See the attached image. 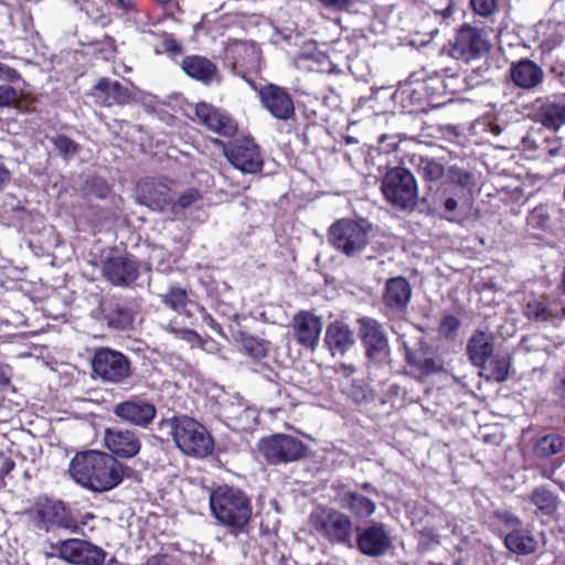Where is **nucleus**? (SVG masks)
Instances as JSON below:
<instances>
[{"label":"nucleus","mask_w":565,"mask_h":565,"mask_svg":"<svg viewBox=\"0 0 565 565\" xmlns=\"http://www.w3.org/2000/svg\"><path fill=\"white\" fill-rule=\"evenodd\" d=\"M131 469L102 450L77 451L68 467L70 477L92 492H108L129 477Z\"/></svg>","instance_id":"f257e3e1"},{"label":"nucleus","mask_w":565,"mask_h":565,"mask_svg":"<svg viewBox=\"0 0 565 565\" xmlns=\"http://www.w3.org/2000/svg\"><path fill=\"white\" fill-rule=\"evenodd\" d=\"M210 508L216 521L233 534L244 532L253 513L249 498L230 486H220L211 491Z\"/></svg>","instance_id":"f03ea898"},{"label":"nucleus","mask_w":565,"mask_h":565,"mask_svg":"<svg viewBox=\"0 0 565 565\" xmlns=\"http://www.w3.org/2000/svg\"><path fill=\"white\" fill-rule=\"evenodd\" d=\"M309 525L318 540L331 546L354 547L353 521L335 508L318 505L309 515Z\"/></svg>","instance_id":"7ed1b4c3"},{"label":"nucleus","mask_w":565,"mask_h":565,"mask_svg":"<svg viewBox=\"0 0 565 565\" xmlns=\"http://www.w3.org/2000/svg\"><path fill=\"white\" fill-rule=\"evenodd\" d=\"M25 515L36 530L46 533L56 530H66L77 533L81 525L70 505L61 499L49 495H39L25 509Z\"/></svg>","instance_id":"20e7f679"},{"label":"nucleus","mask_w":565,"mask_h":565,"mask_svg":"<svg viewBox=\"0 0 565 565\" xmlns=\"http://www.w3.org/2000/svg\"><path fill=\"white\" fill-rule=\"evenodd\" d=\"M172 435L178 448L185 455L206 457L213 451L212 436L203 425L191 417L175 419Z\"/></svg>","instance_id":"39448f33"},{"label":"nucleus","mask_w":565,"mask_h":565,"mask_svg":"<svg viewBox=\"0 0 565 565\" xmlns=\"http://www.w3.org/2000/svg\"><path fill=\"white\" fill-rule=\"evenodd\" d=\"M382 192L387 202L405 210L417 201V182L413 173L402 164L390 169L382 181Z\"/></svg>","instance_id":"423d86ee"},{"label":"nucleus","mask_w":565,"mask_h":565,"mask_svg":"<svg viewBox=\"0 0 565 565\" xmlns=\"http://www.w3.org/2000/svg\"><path fill=\"white\" fill-rule=\"evenodd\" d=\"M330 245L348 257L364 250L369 244V228L351 218L335 221L328 231Z\"/></svg>","instance_id":"0eeeda50"},{"label":"nucleus","mask_w":565,"mask_h":565,"mask_svg":"<svg viewBox=\"0 0 565 565\" xmlns=\"http://www.w3.org/2000/svg\"><path fill=\"white\" fill-rule=\"evenodd\" d=\"M243 79L257 93L262 107L277 120L288 121L295 118L296 108L290 90L274 83L258 85L254 79L243 75Z\"/></svg>","instance_id":"6e6552de"},{"label":"nucleus","mask_w":565,"mask_h":565,"mask_svg":"<svg viewBox=\"0 0 565 565\" xmlns=\"http://www.w3.org/2000/svg\"><path fill=\"white\" fill-rule=\"evenodd\" d=\"M259 454L269 465L289 463L306 457L308 447L297 437L287 434H274L260 438L257 445Z\"/></svg>","instance_id":"1a4fd4ad"},{"label":"nucleus","mask_w":565,"mask_h":565,"mask_svg":"<svg viewBox=\"0 0 565 565\" xmlns=\"http://www.w3.org/2000/svg\"><path fill=\"white\" fill-rule=\"evenodd\" d=\"M92 371L104 383L122 384L132 374L131 362L122 352L102 347L92 358Z\"/></svg>","instance_id":"9d476101"},{"label":"nucleus","mask_w":565,"mask_h":565,"mask_svg":"<svg viewBox=\"0 0 565 565\" xmlns=\"http://www.w3.org/2000/svg\"><path fill=\"white\" fill-rule=\"evenodd\" d=\"M213 142L222 146L225 158L239 171L255 174L263 170L264 159L260 148L253 138L235 139L228 145L220 139H214Z\"/></svg>","instance_id":"9b49d317"},{"label":"nucleus","mask_w":565,"mask_h":565,"mask_svg":"<svg viewBox=\"0 0 565 565\" xmlns=\"http://www.w3.org/2000/svg\"><path fill=\"white\" fill-rule=\"evenodd\" d=\"M490 47L491 45L484 38L481 29L463 24L455 36L450 55L457 61L469 64L486 57Z\"/></svg>","instance_id":"f8f14e48"},{"label":"nucleus","mask_w":565,"mask_h":565,"mask_svg":"<svg viewBox=\"0 0 565 565\" xmlns=\"http://www.w3.org/2000/svg\"><path fill=\"white\" fill-rule=\"evenodd\" d=\"M99 309L109 329L127 331L134 327L139 305L135 298L113 295L100 301Z\"/></svg>","instance_id":"ddd939ff"},{"label":"nucleus","mask_w":565,"mask_h":565,"mask_svg":"<svg viewBox=\"0 0 565 565\" xmlns=\"http://www.w3.org/2000/svg\"><path fill=\"white\" fill-rule=\"evenodd\" d=\"M413 289L404 276L391 277L386 280L381 301L383 313L390 320L404 319L408 312Z\"/></svg>","instance_id":"4468645a"},{"label":"nucleus","mask_w":565,"mask_h":565,"mask_svg":"<svg viewBox=\"0 0 565 565\" xmlns=\"http://www.w3.org/2000/svg\"><path fill=\"white\" fill-rule=\"evenodd\" d=\"M52 547L60 558L73 565H103L107 557L102 547L81 539L62 540Z\"/></svg>","instance_id":"2eb2a0df"},{"label":"nucleus","mask_w":565,"mask_h":565,"mask_svg":"<svg viewBox=\"0 0 565 565\" xmlns=\"http://www.w3.org/2000/svg\"><path fill=\"white\" fill-rule=\"evenodd\" d=\"M353 543L362 555L369 557H381L393 547L392 536L382 522L354 529Z\"/></svg>","instance_id":"dca6fc26"},{"label":"nucleus","mask_w":565,"mask_h":565,"mask_svg":"<svg viewBox=\"0 0 565 565\" xmlns=\"http://www.w3.org/2000/svg\"><path fill=\"white\" fill-rule=\"evenodd\" d=\"M100 270L103 278L115 287H129L140 276V265L131 254L106 257Z\"/></svg>","instance_id":"f3484780"},{"label":"nucleus","mask_w":565,"mask_h":565,"mask_svg":"<svg viewBox=\"0 0 565 565\" xmlns=\"http://www.w3.org/2000/svg\"><path fill=\"white\" fill-rule=\"evenodd\" d=\"M194 115L200 125L221 137L232 138L238 131L237 120L226 109L216 107L213 104L206 102L196 103Z\"/></svg>","instance_id":"a211bd4d"},{"label":"nucleus","mask_w":565,"mask_h":565,"mask_svg":"<svg viewBox=\"0 0 565 565\" xmlns=\"http://www.w3.org/2000/svg\"><path fill=\"white\" fill-rule=\"evenodd\" d=\"M359 335L370 361L381 362L388 354V339L382 324L374 318L361 317L358 319Z\"/></svg>","instance_id":"6ab92c4d"},{"label":"nucleus","mask_w":565,"mask_h":565,"mask_svg":"<svg viewBox=\"0 0 565 565\" xmlns=\"http://www.w3.org/2000/svg\"><path fill=\"white\" fill-rule=\"evenodd\" d=\"M137 200L154 212H163L173 204L170 185L154 178H145L137 184Z\"/></svg>","instance_id":"aec40b11"},{"label":"nucleus","mask_w":565,"mask_h":565,"mask_svg":"<svg viewBox=\"0 0 565 565\" xmlns=\"http://www.w3.org/2000/svg\"><path fill=\"white\" fill-rule=\"evenodd\" d=\"M523 316L536 323L554 322L565 317V303L557 297L533 295L523 307Z\"/></svg>","instance_id":"412c9836"},{"label":"nucleus","mask_w":565,"mask_h":565,"mask_svg":"<svg viewBox=\"0 0 565 565\" xmlns=\"http://www.w3.org/2000/svg\"><path fill=\"white\" fill-rule=\"evenodd\" d=\"M290 328L297 344L310 351L316 350L322 331L319 316L310 310H299L294 315Z\"/></svg>","instance_id":"4be33fe9"},{"label":"nucleus","mask_w":565,"mask_h":565,"mask_svg":"<svg viewBox=\"0 0 565 565\" xmlns=\"http://www.w3.org/2000/svg\"><path fill=\"white\" fill-rule=\"evenodd\" d=\"M113 413L121 422L145 428L156 418L157 408L151 402L132 396L116 404Z\"/></svg>","instance_id":"5701e85b"},{"label":"nucleus","mask_w":565,"mask_h":565,"mask_svg":"<svg viewBox=\"0 0 565 565\" xmlns=\"http://www.w3.org/2000/svg\"><path fill=\"white\" fill-rule=\"evenodd\" d=\"M89 95L100 107L126 106L135 100V94L129 87L107 77H102L92 87Z\"/></svg>","instance_id":"b1692460"},{"label":"nucleus","mask_w":565,"mask_h":565,"mask_svg":"<svg viewBox=\"0 0 565 565\" xmlns=\"http://www.w3.org/2000/svg\"><path fill=\"white\" fill-rule=\"evenodd\" d=\"M323 342L331 356L342 358L355 347V332L348 322L335 319L328 323Z\"/></svg>","instance_id":"393cba45"},{"label":"nucleus","mask_w":565,"mask_h":565,"mask_svg":"<svg viewBox=\"0 0 565 565\" xmlns=\"http://www.w3.org/2000/svg\"><path fill=\"white\" fill-rule=\"evenodd\" d=\"M105 446L108 454L116 459H130L137 456L141 449V441L132 430L107 428L104 435Z\"/></svg>","instance_id":"a878e982"},{"label":"nucleus","mask_w":565,"mask_h":565,"mask_svg":"<svg viewBox=\"0 0 565 565\" xmlns=\"http://www.w3.org/2000/svg\"><path fill=\"white\" fill-rule=\"evenodd\" d=\"M510 77L516 87L530 90L543 83L544 71L532 60L523 57L511 64Z\"/></svg>","instance_id":"bb28decb"},{"label":"nucleus","mask_w":565,"mask_h":565,"mask_svg":"<svg viewBox=\"0 0 565 565\" xmlns=\"http://www.w3.org/2000/svg\"><path fill=\"white\" fill-rule=\"evenodd\" d=\"M401 164L414 168L418 175L428 183L440 181L446 173V168L440 160L418 153H405L401 159Z\"/></svg>","instance_id":"cd10ccee"},{"label":"nucleus","mask_w":565,"mask_h":565,"mask_svg":"<svg viewBox=\"0 0 565 565\" xmlns=\"http://www.w3.org/2000/svg\"><path fill=\"white\" fill-rule=\"evenodd\" d=\"M537 121L556 131L565 125V94L553 95L541 104L536 111Z\"/></svg>","instance_id":"c85d7f7f"},{"label":"nucleus","mask_w":565,"mask_h":565,"mask_svg":"<svg viewBox=\"0 0 565 565\" xmlns=\"http://www.w3.org/2000/svg\"><path fill=\"white\" fill-rule=\"evenodd\" d=\"M182 71L192 79L205 85L211 84L217 76V65L206 56L191 54L181 61Z\"/></svg>","instance_id":"c756f323"},{"label":"nucleus","mask_w":565,"mask_h":565,"mask_svg":"<svg viewBox=\"0 0 565 565\" xmlns=\"http://www.w3.org/2000/svg\"><path fill=\"white\" fill-rule=\"evenodd\" d=\"M493 352L491 337L483 331H476L467 343V353L476 366H483Z\"/></svg>","instance_id":"7c9ffc66"},{"label":"nucleus","mask_w":565,"mask_h":565,"mask_svg":"<svg viewBox=\"0 0 565 565\" xmlns=\"http://www.w3.org/2000/svg\"><path fill=\"white\" fill-rule=\"evenodd\" d=\"M504 546L516 555H530L536 551L537 541L529 531L520 526L507 533Z\"/></svg>","instance_id":"2f4dec72"},{"label":"nucleus","mask_w":565,"mask_h":565,"mask_svg":"<svg viewBox=\"0 0 565 565\" xmlns=\"http://www.w3.org/2000/svg\"><path fill=\"white\" fill-rule=\"evenodd\" d=\"M342 507L358 519H367L374 514L376 504L370 498L354 491H347L341 497Z\"/></svg>","instance_id":"473e14b6"},{"label":"nucleus","mask_w":565,"mask_h":565,"mask_svg":"<svg viewBox=\"0 0 565 565\" xmlns=\"http://www.w3.org/2000/svg\"><path fill=\"white\" fill-rule=\"evenodd\" d=\"M255 56V49L243 42L231 45L226 51V58L232 64L233 71L242 77L246 76L244 68L253 64Z\"/></svg>","instance_id":"72a5a7b5"},{"label":"nucleus","mask_w":565,"mask_h":565,"mask_svg":"<svg viewBox=\"0 0 565 565\" xmlns=\"http://www.w3.org/2000/svg\"><path fill=\"white\" fill-rule=\"evenodd\" d=\"M530 502L536 507V514L553 516L558 509V497L545 486L536 487L530 495Z\"/></svg>","instance_id":"f704fd0d"},{"label":"nucleus","mask_w":565,"mask_h":565,"mask_svg":"<svg viewBox=\"0 0 565 565\" xmlns=\"http://www.w3.org/2000/svg\"><path fill=\"white\" fill-rule=\"evenodd\" d=\"M406 360L412 367H415L424 376L444 371V362L440 358L427 355L422 351L407 353Z\"/></svg>","instance_id":"c9c22d12"},{"label":"nucleus","mask_w":565,"mask_h":565,"mask_svg":"<svg viewBox=\"0 0 565 565\" xmlns=\"http://www.w3.org/2000/svg\"><path fill=\"white\" fill-rule=\"evenodd\" d=\"M447 92L455 94L457 89L449 87V84L445 83L438 75L416 83L415 93L420 96H426L427 104L434 103Z\"/></svg>","instance_id":"e433bc0d"},{"label":"nucleus","mask_w":565,"mask_h":565,"mask_svg":"<svg viewBox=\"0 0 565 565\" xmlns=\"http://www.w3.org/2000/svg\"><path fill=\"white\" fill-rule=\"evenodd\" d=\"M565 447V438L556 433L546 434L533 444V454L537 458H548L559 454Z\"/></svg>","instance_id":"4c0bfd02"},{"label":"nucleus","mask_w":565,"mask_h":565,"mask_svg":"<svg viewBox=\"0 0 565 565\" xmlns=\"http://www.w3.org/2000/svg\"><path fill=\"white\" fill-rule=\"evenodd\" d=\"M161 302L175 312H182L190 302L189 294L179 284L169 285L167 291L160 296Z\"/></svg>","instance_id":"58836bf2"},{"label":"nucleus","mask_w":565,"mask_h":565,"mask_svg":"<svg viewBox=\"0 0 565 565\" xmlns=\"http://www.w3.org/2000/svg\"><path fill=\"white\" fill-rule=\"evenodd\" d=\"M151 35L158 40V43L153 46L157 55L167 54L170 57H175L183 53V46L173 33L160 31L151 32Z\"/></svg>","instance_id":"ea45409f"},{"label":"nucleus","mask_w":565,"mask_h":565,"mask_svg":"<svg viewBox=\"0 0 565 565\" xmlns=\"http://www.w3.org/2000/svg\"><path fill=\"white\" fill-rule=\"evenodd\" d=\"M269 341L249 334H241L242 351L254 360H263L269 351Z\"/></svg>","instance_id":"a19ab883"},{"label":"nucleus","mask_w":565,"mask_h":565,"mask_svg":"<svg viewBox=\"0 0 565 565\" xmlns=\"http://www.w3.org/2000/svg\"><path fill=\"white\" fill-rule=\"evenodd\" d=\"M433 204L448 221H455L459 216L458 201L454 196L446 198L444 194L435 193Z\"/></svg>","instance_id":"79ce46f5"},{"label":"nucleus","mask_w":565,"mask_h":565,"mask_svg":"<svg viewBox=\"0 0 565 565\" xmlns=\"http://www.w3.org/2000/svg\"><path fill=\"white\" fill-rule=\"evenodd\" d=\"M487 370L489 372V379L502 383L509 377L510 359L507 356H497L489 362Z\"/></svg>","instance_id":"37998d69"},{"label":"nucleus","mask_w":565,"mask_h":565,"mask_svg":"<svg viewBox=\"0 0 565 565\" xmlns=\"http://www.w3.org/2000/svg\"><path fill=\"white\" fill-rule=\"evenodd\" d=\"M527 224L532 228L546 231L551 227V214L546 205L534 207L527 216Z\"/></svg>","instance_id":"c03bdc74"},{"label":"nucleus","mask_w":565,"mask_h":565,"mask_svg":"<svg viewBox=\"0 0 565 565\" xmlns=\"http://www.w3.org/2000/svg\"><path fill=\"white\" fill-rule=\"evenodd\" d=\"M203 199L202 192L196 188H189L182 194L178 196L175 200V195L173 194V204L169 206L172 212H177V207L188 209L194 203L201 201Z\"/></svg>","instance_id":"a18cd8bd"},{"label":"nucleus","mask_w":565,"mask_h":565,"mask_svg":"<svg viewBox=\"0 0 565 565\" xmlns=\"http://www.w3.org/2000/svg\"><path fill=\"white\" fill-rule=\"evenodd\" d=\"M51 141L64 159H68L79 151V145L66 135H57Z\"/></svg>","instance_id":"49530a36"},{"label":"nucleus","mask_w":565,"mask_h":565,"mask_svg":"<svg viewBox=\"0 0 565 565\" xmlns=\"http://www.w3.org/2000/svg\"><path fill=\"white\" fill-rule=\"evenodd\" d=\"M446 179H447V182L451 183V184H456V185H460V186H468L472 183V174L458 167V166H450L448 169H446Z\"/></svg>","instance_id":"de8ad7c7"},{"label":"nucleus","mask_w":565,"mask_h":565,"mask_svg":"<svg viewBox=\"0 0 565 565\" xmlns=\"http://www.w3.org/2000/svg\"><path fill=\"white\" fill-rule=\"evenodd\" d=\"M86 189L90 195L98 199H106L111 192V188L108 182L100 177L89 178L86 181Z\"/></svg>","instance_id":"09e8293b"},{"label":"nucleus","mask_w":565,"mask_h":565,"mask_svg":"<svg viewBox=\"0 0 565 565\" xmlns=\"http://www.w3.org/2000/svg\"><path fill=\"white\" fill-rule=\"evenodd\" d=\"M460 327L461 321L456 316L446 315L440 320L438 332L446 339H455Z\"/></svg>","instance_id":"8fccbe9b"},{"label":"nucleus","mask_w":565,"mask_h":565,"mask_svg":"<svg viewBox=\"0 0 565 565\" xmlns=\"http://www.w3.org/2000/svg\"><path fill=\"white\" fill-rule=\"evenodd\" d=\"M168 330L174 334L175 338L184 340L190 344L203 343L201 335L195 330L189 328H175L171 323H169Z\"/></svg>","instance_id":"3c124183"},{"label":"nucleus","mask_w":565,"mask_h":565,"mask_svg":"<svg viewBox=\"0 0 565 565\" xmlns=\"http://www.w3.org/2000/svg\"><path fill=\"white\" fill-rule=\"evenodd\" d=\"M494 519L503 524L505 527L510 529V531H514L522 526V521L519 516L508 510H497L494 511Z\"/></svg>","instance_id":"603ef678"},{"label":"nucleus","mask_w":565,"mask_h":565,"mask_svg":"<svg viewBox=\"0 0 565 565\" xmlns=\"http://www.w3.org/2000/svg\"><path fill=\"white\" fill-rule=\"evenodd\" d=\"M475 13L481 17H490L498 8V0H470Z\"/></svg>","instance_id":"864d4df0"},{"label":"nucleus","mask_w":565,"mask_h":565,"mask_svg":"<svg viewBox=\"0 0 565 565\" xmlns=\"http://www.w3.org/2000/svg\"><path fill=\"white\" fill-rule=\"evenodd\" d=\"M563 42V36L558 33H554L541 41L537 46V50L542 55L551 54L556 47H558Z\"/></svg>","instance_id":"5fc2aeb1"},{"label":"nucleus","mask_w":565,"mask_h":565,"mask_svg":"<svg viewBox=\"0 0 565 565\" xmlns=\"http://www.w3.org/2000/svg\"><path fill=\"white\" fill-rule=\"evenodd\" d=\"M15 468L14 460L4 451L0 450V486L4 487L6 477Z\"/></svg>","instance_id":"6e6d98bb"},{"label":"nucleus","mask_w":565,"mask_h":565,"mask_svg":"<svg viewBox=\"0 0 565 565\" xmlns=\"http://www.w3.org/2000/svg\"><path fill=\"white\" fill-rule=\"evenodd\" d=\"M18 99V92L10 85H0V108L12 106Z\"/></svg>","instance_id":"4d7b16f0"},{"label":"nucleus","mask_w":565,"mask_h":565,"mask_svg":"<svg viewBox=\"0 0 565 565\" xmlns=\"http://www.w3.org/2000/svg\"><path fill=\"white\" fill-rule=\"evenodd\" d=\"M0 79L15 82L20 79V73L15 68L7 64L0 63Z\"/></svg>","instance_id":"13d9d810"},{"label":"nucleus","mask_w":565,"mask_h":565,"mask_svg":"<svg viewBox=\"0 0 565 565\" xmlns=\"http://www.w3.org/2000/svg\"><path fill=\"white\" fill-rule=\"evenodd\" d=\"M202 321L209 326L212 330L220 332L222 330L221 324L214 319V317L204 308L200 309Z\"/></svg>","instance_id":"bf43d9fd"},{"label":"nucleus","mask_w":565,"mask_h":565,"mask_svg":"<svg viewBox=\"0 0 565 565\" xmlns=\"http://www.w3.org/2000/svg\"><path fill=\"white\" fill-rule=\"evenodd\" d=\"M326 8L343 10L350 4V0H319Z\"/></svg>","instance_id":"052dcab7"},{"label":"nucleus","mask_w":565,"mask_h":565,"mask_svg":"<svg viewBox=\"0 0 565 565\" xmlns=\"http://www.w3.org/2000/svg\"><path fill=\"white\" fill-rule=\"evenodd\" d=\"M554 395L562 406L565 407V377H563L554 388Z\"/></svg>","instance_id":"680f3d73"},{"label":"nucleus","mask_w":565,"mask_h":565,"mask_svg":"<svg viewBox=\"0 0 565 565\" xmlns=\"http://www.w3.org/2000/svg\"><path fill=\"white\" fill-rule=\"evenodd\" d=\"M415 89H416V84L414 85V87H412L409 89V93H408L409 100H411V103L417 104L423 107V104L427 103L426 96H420L419 94H416Z\"/></svg>","instance_id":"e2e57ef3"},{"label":"nucleus","mask_w":565,"mask_h":565,"mask_svg":"<svg viewBox=\"0 0 565 565\" xmlns=\"http://www.w3.org/2000/svg\"><path fill=\"white\" fill-rule=\"evenodd\" d=\"M10 171L3 164H0V191L10 181Z\"/></svg>","instance_id":"0e129e2a"},{"label":"nucleus","mask_w":565,"mask_h":565,"mask_svg":"<svg viewBox=\"0 0 565 565\" xmlns=\"http://www.w3.org/2000/svg\"><path fill=\"white\" fill-rule=\"evenodd\" d=\"M117 1L126 10H131L135 7V0H117Z\"/></svg>","instance_id":"69168bd1"},{"label":"nucleus","mask_w":565,"mask_h":565,"mask_svg":"<svg viewBox=\"0 0 565 565\" xmlns=\"http://www.w3.org/2000/svg\"><path fill=\"white\" fill-rule=\"evenodd\" d=\"M361 489L364 490V491H367V492H373V493H376V489L375 487L370 483V482H364L361 484Z\"/></svg>","instance_id":"338daca9"},{"label":"nucleus","mask_w":565,"mask_h":565,"mask_svg":"<svg viewBox=\"0 0 565 565\" xmlns=\"http://www.w3.org/2000/svg\"><path fill=\"white\" fill-rule=\"evenodd\" d=\"M341 367L343 369L347 375H350L355 371L354 366L351 364H342Z\"/></svg>","instance_id":"774afa93"}]
</instances>
